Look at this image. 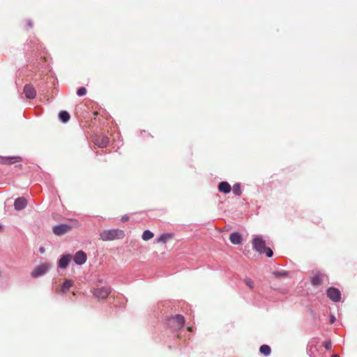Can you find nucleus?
<instances>
[{
    "label": "nucleus",
    "instance_id": "f257e3e1",
    "mask_svg": "<svg viewBox=\"0 0 357 357\" xmlns=\"http://www.w3.org/2000/svg\"><path fill=\"white\" fill-rule=\"evenodd\" d=\"M254 250L259 254H265L266 257H271L273 255L272 250L266 246V243L261 237H255L252 241Z\"/></svg>",
    "mask_w": 357,
    "mask_h": 357
},
{
    "label": "nucleus",
    "instance_id": "f03ea898",
    "mask_svg": "<svg viewBox=\"0 0 357 357\" xmlns=\"http://www.w3.org/2000/svg\"><path fill=\"white\" fill-rule=\"evenodd\" d=\"M100 236L104 241H110L116 239H122L125 236V233L121 229H108L103 230L100 234Z\"/></svg>",
    "mask_w": 357,
    "mask_h": 357
},
{
    "label": "nucleus",
    "instance_id": "7ed1b4c3",
    "mask_svg": "<svg viewBox=\"0 0 357 357\" xmlns=\"http://www.w3.org/2000/svg\"><path fill=\"white\" fill-rule=\"evenodd\" d=\"M185 323V318L183 315L176 314L169 319V326L174 330L181 328Z\"/></svg>",
    "mask_w": 357,
    "mask_h": 357
},
{
    "label": "nucleus",
    "instance_id": "20e7f679",
    "mask_svg": "<svg viewBox=\"0 0 357 357\" xmlns=\"http://www.w3.org/2000/svg\"><path fill=\"white\" fill-rule=\"evenodd\" d=\"M50 267L51 265L48 263L43 264L36 267L35 269L31 272V275L35 278L42 276L47 272Z\"/></svg>",
    "mask_w": 357,
    "mask_h": 357
},
{
    "label": "nucleus",
    "instance_id": "39448f33",
    "mask_svg": "<svg viewBox=\"0 0 357 357\" xmlns=\"http://www.w3.org/2000/svg\"><path fill=\"white\" fill-rule=\"evenodd\" d=\"M73 226L68 224H61L53 227V233L56 236H62L73 229Z\"/></svg>",
    "mask_w": 357,
    "mask_h": 357
},
{
    "label": "nucleus",
    "instance_id": "423d86ee",
    "mask_svg": "<svg viewBox=\"0 0 357 357\" xmlns=\"http://www.w3.org/2000/svg\"><path fill=\"white\" fill-rule=\"evenodd\" d=\"M92 292L93 294L98 299H105L111 293V288L103 287L99 289H95Z\"/></svg>",
    "mask_w": 357,
    "mask_h": 357
},
{
    "label": "nucleus",
    "instance_id": "0eeeda50",
    "mask_svg": "<svg viewBox=\"0 0 357 357\" xmlns=\"http://www.w3.org/2000/svg\"><path fill=\"white\" fill-rule=\"evenodd\" d=\"M22 158L20 156H1L0 155V164L1 165H13L20 162Z\"/></svg>",
    "mask_w": 357,
    "mask_h": 357
},
{
    "label": "nucleus",
    "instance_id": "6e6552de",
    "mask_svg": "<svg viewBox=\"0 0 357 357\" xmlns=\"http://www.w3.org/2000/svg\"><path fill=\"white\" fill-rule=\"evenodd\" d=\"M325 278L326 275L323 273L317 271L314 273L310 278V281L313 286H319L323 283V280Z\"/></svg>",
    "mask_w": 357,
    "mask_h": 357
},
{
    "label": "nucleus",
    "instance_id": "1a4fd4ad",
    "mask_svg": "<svg viewBox=\"0 0 357 357\" xmlns=\"http://www.w3.org/2000/svg\"><path fill=\"white\" fill-rule=\"evenodd\" d=\"M328 297L334 302H338L340 300V291L334 287H330L327 290Z\"/></svg>",
    "mask_w": 357,
    "mask_h": 357
},
{
    "label": "nucleus",
    "instance_id": "9d476101",
    "mask_svg": "<svg viewBox=\"0 0 357 357\" xmlns=\"http://www.w3.org/2000/svg\"><path fill=\"white\" fill-rule=\"evenodd\" d=\"M109 142V138L104 135H97L93 138L94 144L100 148L106 147Z\"/></svg>",
    "mask_w": 357,
    "mask_h": 357
},
{
    "label": "nucleus",
    "instance_id": "9b49d317",
    "mask_svg": "<svg viewBox=\"0 0 357 357\" xmlns=\"http://www.w3.org/2000/svg\"><path fill=\"white\" fill-rule=\"evenodd\" d=\"M25 96L29 99H33L36 96L35 88L31 84H26L24 87Z\"/></svg>",
    "mask_w": 357,
    "mask_h": 357
},
{
    "label": "nucleus",
    "instance_id": "f8f14e48",
    "mask_svg": "<svg viewBox=\"0 0 357 357\" xmlns=\"http://www.w3.org/2000/svg\"><path fill=\"white\" fill-rule=\"evenodd\" d=\"M73 260L77 264L82 265L86 261V255L82 250L78 251L74 255Z\"/></svg>",
    "mask_w": 357,
    "mask_h": 357
},
{
    "label": "nucleus",
    "instance_id": "ddd939ff",
    "mask_svg": "<svg viewBox=\"0 0 357 357\" xmlns=\"http://www.w3.org/2000/svg\"><path fill=\"white\" fill-rule=\"evenodd\" d=\"M27 202L24 197H19L15 199L14 203L15 208L17 211H20L26 206Z\"/></svg>",
    "mask_w": 357,
    "mask_h": 357
},
{
    "label": "nucleus",
    "instance_id": "4468645a",
    "mask_svg": "<svg viewBox=\"0 0 357 357\" xmlns=\"http://www.w3.org/2000/svg\"><path fill=\"white\" fill-rule=\"evenodd\" d=\"M71 258L72 257L70 255H63L59 261V266L63 269L66 268L71 260Z\"/></svg>",
    "mask_w": 357,
    "mask_h": 357
},
{
    "label": "nucleus",
    "instance_id": "2eb2a0df",
    "mask_svg": "<svg viewBox=\"0 0 357 357\" xmlns=\"http://www.w3.org/2000/svg\"><path fill=\"white\" fill-rule=\"evenodd\" d=\"M229 240L231 243L238 245L242 241V236L239 233L234 232L230 234Z\"/></svg>",
    "mask_w": 357,
    "mask_h": 357
},
{
    "label": "nucleus",
    "instance_id": "dca6fc26",
    "mask_svg": "<svg viewBox=\"0 0 357 357\" xmlns=\"http://www.w3.org/2000/svg\"><path fill=\"white\" fill-rule=\"evenodd\" d=\"M218 190L222 192L229 193L231 191V186L227 182L222 181L219 183Z\"/></svg>",
    "mask_w": 357,
    "mask_h": 357
},
{
    "label": "nucleus",
    "instance_id": "f3484780",
    "mask_svg": "<svg viewBox=\"0 0 357 357\" xmlns=\"http://www.w3.org/2000/svg\"><path fill=\"white\" fill-rule=\"evenodd\" d=\"M259 351L265 356H269L271 351V347L268 345L263 344L260 347Z\"/></svg>",
    "mask_w": 357,
    "mask_h": 357
},
{
    "label": "nucleus",
    "instance_id": "a211bd4d",
    "mask_svg": "<svg viewBox=\"0 0 357 357\" xmlns=\"http://www.w3.org/2000/svg\"><path fill=\"white\" fill-rule=\"evenodd\" d=\"M59 118L63 123H66L70 119V114L66 111H61L59 113Z\"/></svg>",
    "mask_w": 357,
    "mask_h": 357
},
{
    "label": "nucleus",
    "instance_id": "6ab92c4d",
    "mask_svg": "<svg viewBox=\"0 0 357 357\" xmlns=\"http://www.w3.org/2000/svg\"><path fill=\"white\" fill-rule=\"evenodd\" d=\"M154 234L150 230H145L142 234V239L144 241H148L153 237Z\"/></svg>",
    "mask_w": 357,
    "mask_h": 357
},
{
    "label": "nucleus",
    "instance_id": "aec40b11",
    "mask_svg": "<svg viewBox=\"0 0 357 357\" xmlns=\"http://www.w3.org/2000/svg\"><path fill=\"white\" fill-rule=\"evenodd\" d=\"M273 275L275 278H279L280 277H287L288 275V272L283 271H275L273 273Z\"/></svg>",
    "mask_w": 357,
    "mask_h": 357
},
{
    "label": "nucleus",
    "instance_id": "412c9836",
    "mask_svg": "<svg viewBox=\"0 0 357 357\" xmlns=\"http://www.w3.org/2000/svg\"><path fill=\"white\" fill-rule=\"evenodd\" d=\"M73 286V282L71 280H66L62 284V290L67 291Z\"/></svg>",
    "mask_w": 357,
    "mask_h": 357
},
{
    "label": "nucleus",
    "instance_id": "4be33fe9",
    "mask_svg": "<svg viewBox=\"0 0 357 357\" xmlns=\"http://www.w3.org/2000/svg\"><path fill=\"white\" fill-rule=\"evenodd\" d=\"M233 192L237 196L241 195V185L239 183H236L233 186Z\"/></svg>",
    "mask_w": 357,
    "mask_h": 357
},
{
    "label": "nucleus",
    "instance_id": "5701e85b",
    "mask_svg": "<svg viewBox=\"0 0 357 357\" xmlns=\"http://www.w3.org/2000/svg\"><path fill=\"white\" fill-rule=\"evenodd\" d=\"M172 236L169 234H164L161 235L158 238V242L166 243L167 240L170 238Z\"/></svg>",
    "mask_w": 357,
    "mask_h": 357
},
{
    "label": "nucleus",
    "instance_id": "b1692460",
    "mask_svg": "<svg viewBox=\"0 0 357 357\" xmlns=\"http://www.w3.org/2000/svg\"><path fill=\"white\" fill-rule=\"evenodd\" d=\"M244 282L250 289H252L254 288V282L250 278L244 279Z\"/></svg>",
    "mask_w": 357,
    "mask_h": 357
},
{
    "label": "nucleus",
    "instance_id": "393cba45",
    "mask_svg": "<svg viewBox=\"0 0 357 357\" xmlns=\"http://www.w3.org/2000/svg\"><path fill=\"white\" fill-rule=\"evenodd\" d=\"M324 348L326 349V350H331L332 349V344H331V340H326L324 344H323Z\"/></svg>",
    "mask_w": 357,
    "mask_h": 357
},
{
    "label": "nucleus",
    "instance_id": "a878e982",
    "mask_svg": "<svg viewBox=\"0 0 357 357\" xmlns=\"http://www.w3.org/2000/svg\"><path fill=\"white\" fill-rule=\"evenodd\" d=\"M86 93V89L84 87L79 88L77 91V94L79 96H84Z\"/></svg>",
    "mask_w": 357,
    "mask_h": 357
},
{
    "label": "nucleus",
    "instance_id": "bb28decb",
    "mask_svg": "<svg viewBox=\"0 0 357 357\" xmlns=\"http://www.w3.org/2000/svg\"><path fill=\"white\" fill-rule=\"evenodd\" d=\"M128 220H129V217L127 215H123L121 219V222H125L128 221Z\"/></svg>",
    "mask_w": 357,
    "mask_h": 357
},
{
    "label": "nucleus",
    "instance_id": "cd10ccee",
    "mask_svg": "<svg viewBox=\"0 0 357 357\" xmlns=\"http://www.w3.org/2000/svg\"><path fill=\"white\" fill-rule=\"evenodd\" d=\"M39 250H40V252L41 253H43V252H45V248H43V247H41V248H40Z\"/></svg>",
    "mask_w": 357,
    "mask_h": 357
},
{
    "label": "nucleus",
    "instance_id": "c85d7f7f",
    "mask_svg": "<svg viewBox=\"0 0 357 357\" xmlns=\"http://www.w3.org/2000/svg\"><path fill=\"white\" fill-rule=\"evenodd\" d=\"M187 330H188V331H192V328L191 326H188V327L187 328Z\"/></svg>",
    "mask_w": 357,
    "mask_h": 357
},
{
    "label": "nucleus",
    "instance_id": "c756f323",
    "mask_svg": "<svg viewBox=\"0 0 357 357\" xmlns=\"http://www.w3.org/2000/svg\"><path fill=\"white\" fill-rule=\"evenodd\" d=\"M312 346L310 347V353H311V355H314V354H313V351H312Z\"/></svg>",
    "mask_w": 357,
    "mask_h": 357
},
{
    "label": "nucleus",
    "instance_id": "7c9ffc66",
    "mask_svg": "<svg viewBox=\"0 0 357 357\" xmlns=\"http://www.w3.org/2000/svg\"><path fill=\"white\" fill-rule=\"evenodd\" d=\"M331 357H340V356L338 355H337V354H333V355H332Z\"/></svg>",
    "mask_w": 357,
    "mask_h": 357
},
{
    "label": "nucleus",
    "instance_id": "2f4dec72",
    "mask_svg": "<svg viewBox=\"0 0 357 357\" xmlns=\"http://www.w3.org/2000/svg\"><path fill=\"white\" fill-rule=\"evenodd\" d=\"M333 321H334V317H333V318L331 319V322H333Z\"/></svg>",
    "mask_w": 357,
    "mask_h": 357
}]
</instances>
